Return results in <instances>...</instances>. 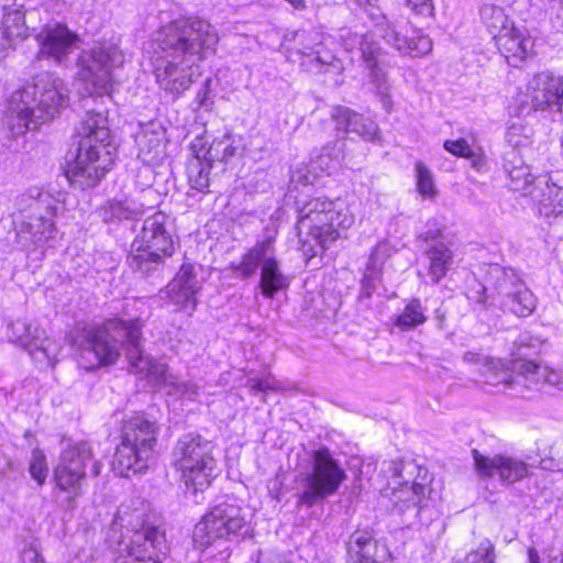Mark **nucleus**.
Wrapping results in <instances>:
<instances>
[{"label": "nucleus", "instance_id": "nucleus-1", "mask_svg": "<svg viewBox=\"0 0 563 563\" xmlns=\"http://www.w3.org/2000/svg\"><path fill=\"white\" fill-rule=\"evenodd\" d=\"M158 57L154 73L159 87L180 95L197 76L198 63L213 51L218 35L213 26L198 18H181L159 29L155 38Z\"/></svg>", "mask_w": 563, "mask_h": 563}, {"label": "nucleus", "instance_id": "nucleus-2", "mask_svg": "<svg viewBox=\"0 0 563 563\" xmlns=\"http://www.w3.org/2000/svg\"><path fill=\"white\" fill-rule=\"evenodd\" d=\"M142 327L140 319L125 321L123 319H108L101 325H76L70 342L80 351L81 361L87 369L101 365H111L120 356V347L124 346L130 366L136 373L152 372V360L144 355L142 341Z\"/></svg>", "mask_w": 563, "mask_h": 563}, {"label": "nucleus", "instance_id": "nucleus-3", "mask_svg": "<svg viewBox=\"0 0 563 563\" xmlns=\"http://www.w3.org/2000/svg\"><path fill=\"white\" fill-rule=\"evenodd\" d=\"M104 109H87L77 128L78 148L75 162L66 170L74 187H95L114 163L115 147Z\"/></svg>", "mask_w": 563, "mask_h": 563}, {"label": "nucleus", "instance_id": "nucleus-4", "mask_svg": "<svg viewBox=\"0 0 563 563\" xmlns=\"http://www.w3.org/2000/svg\"><path fill=\"white\" fill-rule=\"evenodd\" d=\"M67 101V89L62 79L47 71L37 74L32 84L11 95L7 111L8 128L15 135L36 129L54 119Z\"/></svg>", "mask_w": 563, "mask_h": 563}, {"label": "nucleus", "instance_id": "nucleus-5", "mask_svg": "<svg viewBox=\"0 0 563 563\" xmlns=\"http://www.w3.org/2000/svg\"><path fill=\"white\" fill-rule=\"evenodd\" d=\"M353 223L354 217L344 201L317 197L298 207L296 230L303 252L314 256L317 246L321 251L329 249L341 238V230Z\"/></svg>", "mask_w": 563, "mask_h": 563}, {"label": "nucleus", "instance_id": "nucleus-6", "mask_svg": "<svg viewBox=\"0 0 563 563\" xmlns=\"http://www.w3.org/2000/svg\"><path fill=\"white\" fill-rule=\"evenodd\" d=\"M59 201V198L37 186L27 188L15 198L13 217L18 223V243L22 247H40L56 238L54 217Z\"/></svg>", "mask_w": 563, "mask_h": 563}, {"label": "nucleus", "instance_id": "nucleus-7", "mask_svg": "<svg viewBox=\"0 0 563 563\" xmlns=\"http://www.w3.org/2000/svg\"><path fill=\"white\" fill-rule=\"evenodd\" d=\"M176 240L167 214L156 212L147 217L134 238L126 263L142 278L158 274L166 258L175 252Z\"/></svg>", "mask_w": 563, "mask_h": 563}, {"label": "nucleus", "instance_id": "nucleus-8", "mask_svg": "<svg viewBox=\"0 0 563 563\" xmlns=\"http://www.w3.org/2000/svg\"><path fill=\"white\" fill-rule=\"evenodd\" d=\"M214 443L201 434L187 433L180 437L172 451V464L180 473L186 494L199 503L202 494L218 475Z\"/></svg>", "mask_w": 563, "mask_h": 563}, {"label": "nucleus", "instance_id": "nucleus-9", "mask_svg": "<svg viewBox=\"0 0 563 563\" xmlns=\"http://www.w3.org/2000/svg\"><path fill=\"white\" fill-rule=\"evenodd\" d=\"M518 349L519 357L514 360L511 371L504 367L500 360L486 358L481 374L485 378V383L492 386L504 385L507 388L517 389V387L538 386L543 383H553L552 377L555 376L548 366L533 361H528L522 356V349L538 350L541 346V340L532 336L529 332L521 333L515 341Z\"/></svg>", "mask_w": 563, "mask_h": 563}, {"label": "nucleus", "instance_id": "nucleus-10", "mask_svg": "<svg viewBox=\"0 0 563 563\" xmlns=\"http://www.w3.org/2000/svg\"><path fill=\"white\" fill-rule=\"evenodd\" d=\"M159 427L145 415H135L124 421L121 442L113 456V470L120 476L141 473L147 468V461L157 443Z\"/></svg>", "mask_w": 563, "mask_h": 563}, {"label": "nucleus", "instance_id": "nucleus-11", "mask_svg": "<svg viewBox=\"0 0 563 563\" xmlns=\"http://www.w3.org/2000/svg\"><path fill=\"white\" fill-rule=\"evenodd\" d=\"M91 464V474L99 476L101 462L95 457L92 445L87 441L67 444L59 453L53 467L52 482L54 493L63 494L68 507L74 508L84 495V484L87 478V467Z\"/></svg>", "mask_w": 563, "mask_h": 563}, {"label": "nucleus", "instance_id": "nucleus-12", "mask_svg": "<svg viewBox=\"0 0 563 563\" xmlns=\"http://www.w3.org/2000/svg\"><path fill=\"white\" fill-rule=\"evenodd\" d=\"M346 473L327 448L312 451L310 470L296 475L297 507L311 508L334 495L345 481Z\"/></svg>", "mask_w": 563, "mask_h": 563}, {"label": "nucleus", "instance_id": "nucleus-13", "mask_svg": "<svg viewBox=\"0 0 563 563\" xmlns=\"http://www.w3.org/2000/svg\"><path fill=\"white\" fill-rule=\"evenodd\" d=\"M479 287L485 296L478 298V302L484 303L492 297L503 311L519 318L529 317L537 307L536 296L511 268L490 265L487 271V285Z\"/></svg>", "mask_w": 563, "mask_h": 563}, {"label": "nucleus", "instance_id": "nucleus-14", "mask_svg": "<svg viewBox=\"0 0 563 563\" xmlns=\"http://www.w3.org/2000/svg\"><path fill=\"white\" fill-rule=\"evenodd\" d=\"M250 522L244 510L234 504L222 503L207 512L195 526V547L205 550L217 543L239 541L249 534Z\"/></svg>", "mask_w": 563, "mask_h": 563}, {"label": "nucleus", "instance_id": "nucleus-15", "mask_svg": "<svg viewBox=\"0 0 563 563\" xmlns=\"http://www.w3.org/2000/svg\"><path fill=\"white\" fill-rule=\"evenodd\" d=\"M123 54L110 43H97L84 49L78 58L79 77L85 81V89L92 97L103 99L112 89V70L122 66Z\"/></svg>", "mask_w": 563, "mask_h": 563}, {"label": "nucleus", "instance_id": "nucleus-16", "mask_svg": "<svg viewBox=\"0 0 563 563\" xmlns=\"http://www.w3.org/2000/svg\"><path fill=\"white\" fill-rule=\"evenodd\" d=\"M378 35L390 47L404 55L415 57L427 55L432 49V41L407 19L390 20L382 15L376 21Z\"/></svg>", "mask_w": 563, "mask_h": 563}, {"label": "nucleus", "instance_id": "nucleus-17", "mask_svg": "<svg viewBox=\"0 0 563 563\" xmlns=\"http://www.w3.org/2000/svg\"><path fill=\"white\" fill-rule=\"evenodd\" d=\"M165 533L158 527L142 523L120 549L115 563H162L166 551Z\"/></svg>", "mask_w": 563, "mask_h": 563}, {"label": "nucleus", "instance_id": "nucleus-18", "mask_svg": "<svg viewBox=\"0 0 563 563\" xmlns=\"http://www.w3.org/2000/svg\"><path fill=\"white\" fill-rule=\"evenodd\" d=\"M404 467L402 461H390L383 464L382 471L390 475L391 481L388 482V488L391 489L390 498L395 510L409 519H416L426 507L423 498L427 488L422 484L413 482L409 485L407 481H404Z\"/></svg>", "mask_w": 563, "mask_h": 563}, {"label": "nucleus", "instance_id": "nucleus-19", "mask_svg": "<svg viewBox=\"0 0 563 563\" xmlns=\"http://www.w3.org/2000/svg\"><path fill=\"white\" fill-rule=\"evenodd\" d=\"M10 331L11 339L24 347L41 368L52 367L56 364L60 345L48 338L44 330L19 319L11 323Z\"/></svg>", "mask_w": 563, "mask_h": 563}, {"label": "nucleus", "instance_id": "nucleus-20", "mask_svg": "<svg viewBox=\"0 0 563 563\" xmlns=\"http://www.w3.org/2000/svg\"><path fill=\"white\" fill-rule=\"evenodd\" d=\"M472 456L474 471L479 479L497 476L503 484H515L526 478L529 474L528 464L516 456L507 454L487 456L477 449L472 450Z\"/></svg>", "mask_w": 563, "mask_h": 563}, {"label": "nucleus", "instance_id": "nucleus-21", "mask_svg": "<svg viewBox=\"0 0 563 563\" xmlns=\"http://www.w3.org/2000/svg\"><path fill=\"white\" fill-rule=\"evenodd\" d=\"M522 104L532 111L560 108L563 104V76L550 71L536 74L528 82Z\"/></svg>", "mask_w": 563, "mask_h": 563}, {"label": "nucleus", "instance_id": "nucleus-22", "mask_svg": "<svg viewBox=\"0 0 563 563\" xmlns=\"http://www.w3.org/2000/svg\"><path fill=\"white\" fill-rule=\"evenodd\" d=\"M37 41L41 45L38 57H48L62 63L78 47L79 37L67 26L56 24L43 29L37 35Z\"/></svg>", "mask_w": 563, "mask_h": 563}, {"label": "nucleus", "instance_id": "nucleus-23", "mask_svg": "<svg viewBox=\"0 0 563 563\" xmlns=\"http://www.w3.org/2000/svg\"><path fill=\"white\" fill-rule=\"evenodd\" d=\"M495 44L510 66L519 67L532 55L534 41L526 30L511 24L496 34Z\"/></svg>", "mask_w": 563, "mask_h": 563}, {"label": "nucleus", "instance_id": "nucleus-24", "mask_svg": "<svg viewBox=\"0 0 563 563\" xmlns=\"http://www.w3.org/2000/svg\"><path fill=\"white\" fill-rule=\"evenodd\" d=\"M533 208L540 217L550 219L563 216V184L552 176H541L531 191Z\"/></svg>", "mask_w": 563, "mask_h": 563}, {"label": "nucleus", "instance_id": "nucleus-25", "mask_svg": "<svg viewBox=\"0 0 563 563\" xmlns=\"http://www.w3.org/2000/svg\"><path fill=\"white\" fill-rule=\"evenodd\" d=\"M200 286L192 264H183L177 275L168 285V298L179 309L191 314L196 310V294Z\"/></svg>", "mask_w": 563, "mask_h": 563}, {"label": "nucleus", "instance_id": "nucleus-26", "mask_svg": "<svg viewBox=\"0 0 563 563\" xmlns=\"http://www.w3.org/2000/svg\"><path fill=\"white\" fill-rule=\"evenodd\" d=\"M331 118L335 122L338 131L355 133L365 141H374L378 136V125L372 118L347 107H334L331 111Z\"/></svg>", "mask_w": 563, "mask_h": 563}, {"label": "nucleus", "instance_id": "nucleus-27", "mask_svg": "<svg viewBox=\"0 0 563 563\" xmlns=\"http://www.w3.org/2000/svg\"><path fill=\"white\" fill-rule=\"evenodd\" d=\"M139 158L148 165H157L165 156V131L158 128L146 126L135 136Z\"/></svg>", "mask_w": 563, "mask_h": 563}, {"label": "nucleus", "instance_id": "nucleus-28", "mask_svg": "<svg viewBox=\"0 0 563 563\" xmlns=\"http://www.w3.org/2000/svg\"><path fill=\"white\" fill-rule=\"evenodd\" d=\"M3 10L0 38L4 40V43H0L1 52L10 47L14 41L26 38L29 31L25 25V14L21 8L4 7Z\"/></svg>", "mask_w": 563, "mask_h": 563}, {"label": "nucleus", "instance_id": "nucleus-29", "mask_svg": "<svg viewBox=\"0 0 563 563\" xmlns=\"http://www.w3.org/2000/svg\"><path fill=\"white\" fill-rule=\"evenodd\" d=\"M428 275L433 284H439L453 265V252L444 242H433L426 247Z\"/></svg>", "mask_w": 563, "mask_h": 563}, {"label": "nucleus", "instance_id": "nucleus-30", "mask_svg": "<svg viewBox=\"0 0 563 563\" xmlns=\"http://www.w3.org/2000/svg\"><path fill=\"white\" fill-rule=\"evenodd\" d=\"M272 238H267L264 241L256 243L242 256L240 264L234 266L236 275L243 279L253 277L256 274L260 264L263 265L264 260L272 253Z\"/></svg>", "mask_w": 563, "mask_h": 563}, {"label": "nucleus", "instance_id": "nucleus-31", "mask_svg": "<svg viewBox=\"0 0 563 563\" xmlns=\"http://www.w3.org/2000/svg\"><path fill=\"white\" fill-rule=\"evenodd\" d=\"M260 287L263 296L273 298L279 290L288 287V282L278 266V262L274 256L264 260L261 269Z\"/></svg>", "mask_w": 563, "mask_h": 563}, {"label": "nucleus", "instance_id": "nucleus-32", "mask_svg": "<svg viewBox=\"0 0 563 563\" xmlns=\"http://www.w3.org/2000/svg\"><path fill=\"white\" fill-rule=\"evenodd\" d=\"M504 167L509 178V188L512 191L531 197V191H533V187L541 176L534 177L530 172V167L521 161L518 164H516L515 159L507 161Z\"/></svg>", "mask_w": 563, "mask_h": 563}, {"label": "nucleus", "instance_id": "nucleus-33", "mask_svg": "<svg viewBox=\"0 0 563 563\" xmlns=\"http://www.w3.org/2000/svg\"><path fill=\"white\" fill-rule=\"evenodd\" d=\"M197 144H194L195 157L189 162L187 167L188 181L192 189L205 191L210 186L209 172L212 163L203 158L202 148L196 150Z\"/></svg>", "mask_w": 563, "mask_h": 563}, {"label": "nucleus", "instance_id": "nucleus-34", "mask_svg": "<svg viewBox=\"0 0 563 563\" xmlns=\"http://www.w3.org/2000/svg\"><path fill=\"white\" fill-rule=\"evenodd\" d=\"M142 211V207L132 200H111L99 209V217L106 223L134 219Z\"/></svg>", "mask_w": 563, "mask_h": 563}, {"label": "nucleus", "instance_id": "nucleus-35", "mask_svg": "<svg viewBox=\"0 0 563 563\" xmlns=\"http://www.w3.org/2000/svg\"><path fill=\"white\" fill-rule=\"evenodd\" d=\"M240 152V142L230 133L223 134L212 141L207 151L202 148L203 158L213 163L224 162L236 156Z\"/></svg>", "mask_w": 563, "mask_h": 563}, {"label": "nucleus", "instance_id": "nucleus-36", "mask_svg": "<svg viewBox=\"0 0 563 563\" xmlns=\"http://www.w3.org/2000/svg\"><path fill=\"white\" fill-rule=\"evenodd\" d=\"M427 321L424 308L419 299L415 298L404 308L402 312L397 317L395 322L402 331L412 330Z\"/></svg>", "mask_w": 563, "mask_h": 563}, {"label": "nucleus", "instance_id": "nucleus-37", "mask_svg": "<svg viewBox=\"0 0 563 563\" xmlns=\"http://www.w3.org/2000/svg\"><path fill=\"white\" fill-rule=\"evenodd\" d=\"M444 148L457 157L468 158L472 167L481 170L485 166V158L482 153L476 152L466 140H448L444 142Z\"/></svg>", "mask_w": 563, "mask_h": 563}, {"label": "nucleus", "instance_id": "nucleus-38", "mask_svg": "<svg viewBox=\"0 0 563 563\" xmlns=\"http://www.w3.org/2000/svg\"><path fill=\"white\" fill-rule=\"evenodd\" d=\"M367 70L369 74L371 82L375 88L376 95L380 99L383 108L387 112H390L393 108V102L390 98V85L387 79L384 66L380 64L373 68H368Z\"/></svg>", "mask_w": 563, "mask_h": 563}, {"label": "nucleus", "instance_id": "nucleus-39", "mask_svg": "<svg viewBox=\"0 0 563 563\" xmlns=\"http://www.w3.org/2000/svg\"><path fill=\"white\" fill-rule=\"evenodd\" d=\"M481 16L494 40L496 34L514 24L508 20L501 8L492 4H485L481 8Z\"/></svg>", "mask_w": 563, "mask_h": 563}, {"label": "nucleus", "instance_id": "nucleus-40", "mask_svg": "<svg viewBox=\"0 0 563 563\" xmlns=\"http://www.w3.org/2000/svg\"><path fill=\"white\" fill-rule=\"evenodd\" d=\"M358 45V49L361 52V56L366 69L382 64L380 59L384 55V49L371 34L363 35Z\"/></svg>", "mask_w": 563, "mask_h": 563}, {"label": "nucleus", "instance_id": "nucleus-41", "mask_svg": "<svg viewBox=\"0 0 563 563\" xmlns=\"http://www.w3.org/2000/svg\"><path fill=\"white\" fill-rule=\"evenodd\" d=\"M416 177L419 194L427 198H433L437 195L433 177L429 168L421 162L416 163Z\"/></svg>", "mask_w": 563, "mask_h": 563}, {"label": "nucleus", "instance_id": "nucleus-42", "mask_svg": "<svg viewBox=\"0 0 563 563\" xmlns=\"http://www.w3.org/2000/svg\"><path fill=\"white\" fill-rule=\"evenodd\" d=\"M29 472L32 478L40 485H44L48 474L46 456L43 451L36 449L32 452Z\"/></svg>", "mask_w": 563, "mask_h": 563}, {"label": "nucleus", "instance_id": "nucleus-43", "mask_svg": "<svg viewBox=\"0 0 563 563\" xmlns=\"http://www.w3.org/2000/svg\"><path fill=\"white\" fill-rule=\"evenodd\" d=\"M389 244L385 241L378 242L369 255L366 268L377 271L379 273L383 263L387 257H389Z\"/></svg>", "mask_w": 563, "mask_h": 563}, {"label": "nucleus", "instance_id": "nucleus-44", "mask_svg": "<svg viewBox=\"0 0 563 563\" xmlns=\"http://www.w3.org/2000/svg\"><path fill=\"white\" fill-rule=\"evenodd\" d=\"M168 387V394L170 395H178L180 397H187L189 399H192L198 394V386L197 384L192 382H184V380H175V382H167L165 380Z\"/></svg>", "mask_w": 563, "mask_h": 563}, {"label": "nucleus", "instance_id": "nucleus-45", "mask_svg": "<svg viewBox=\"0 0 563 563\" xmlns=\"http://www.w3.org/2000/svg\"><path fill=\"white\" fill-rule=\"evenodd\" d=\"M443 225L437 219H430L427 222V229L419 238L426 243L432 244L433 242H441L439 239L442 236Z\"/></svg>", "mask_w": 563, "mask_h": 563}, {"label": "nucleus", "instance_id": "nucleus-46", "mask_svg": "<svg viewBox=\"0 0 563 563\" xmlns=\"http://www.w3.org/2000/svg\"><path fill=\"white\" fill-rule=\"evenodd\" d=\"M379 273L377 271L368 269L365 267L364 276L361 282L360 297L371 298L376 288Z\"/></svg>", "mask_w": 563, "mask_h": 563}, {"label": "nucleus", "instance_id": "nucleus-47", "mask_svg": "<svg viewBox=\"0 0 563 563\" xmlns=\"http://www.w3.org/2000/svg\"><path fill=\"white\" fill-rule=\"evenodd\" d=\"M406 5L417 15L432 16L434 5L432 0H405Z\"/></svg>", "mask_w": 563, "mask_h": 563}, {"label": "nucleus", "instance_id": "nucleus-48", "mask_svg": "<svg viewBox=\"0 0 563 563\" xmlns=\"http://www.w3.org/2000/svg\"><path fill=\"white\" fill-rule=\"evenodd\" d=\"M246 386L252 395H256L257 393L275 389L276 380L272 377H266L264 379L249 378Z\"/></svg>", "mask_w": 563, "mask_h": 563}, {"label": "nucleus", "instance_id": "nucleus-49", "mask_svg": "<svg viewBox=\"0 0 563 563\" xmlns=\"http://www.w3.org/2000/svg\"><path fill=\"white\" fill-rule=\"evenodd\" d=\"M523 126L512 124L506 132V140L512 147H519L527 143V137L522 136Z\"/></svg>", "mask_w": 563, "mask_h": 563}, {"label": "nucleus", "instance_id": "nucleus-50", "mask_svg": "<svg viewBox=\"0 0 563 563\" xmlns=\"http://www.w3.org/2000/svg\"><path fill=\"white\" fill-rule=\"evenodd\" d=\"M311 63H316V66H320V70L324 68V71H328L330 68L334 70H339L341 68L339 59H336L330 53H325L324 56H321L319 53L311 59Z\"/></svg>", "mask_w": 563, "mask_h": 563}, {"label": "nucleus", "instance_id": "nucleus-51", "mask_svg": "<svg viewBox=\"0 0 563 563\" xmlns=\"http://www.w3.org/2000/svg\"><path fill=\"white\" fill-rule=\"evenodd\" d=\"M291 183L306 186L312 183V176L306 166L297 167L291 173Z\"/></svg>", "mask_w": 563, "mask_h": 563}, {"label": "nucleus", "instance_id": "nucleus-52", "mask_svg": "<svg viewBox=\"0 0 563 563\" xmlns=\"http://www.w3.org/2000/svg\"><path fill=\"white\" fill-rule=\"evenodd\" d=\"M211 84H212V79L207 78L203 81L202 87L197 92L196 101L198 103V107H207L209 104Z\"/></svg>", "mask_w": 563, "mask_h": 563}, {"label": "nucleus", "instance_id": "nucleus-53", "mask_svg": "<svg viewBox=\"0 0 563 563\" xmlns=\"http://www.w3.org/2000/svg\"><path fill=\"white\" fill-rule=\"evenodd\" d=\"M21 563H45L40 552L32 545L23 549L21 553Z\"/></svg>", "mask_w": 563, "mask_h": 563}, {"label": "nucleus", "instance_id": "nucleus-54", "mask_svg": "<svg viewBox=\"0 0 563 563\" xmlns=\"http://www.w3.org/2000/svg\"><path fill=\"white\" fill-rule=\"evenodd\" d=\"M355 1L360 7L364 8L373 16H374V13L372 12V10L378 9L379 0H355Z\"/></svg>", "mask_w": 563, "mask_h": 563}, {"label": "nucleus", "instance_id": "nucleus-55", "mask_svg": "<svg viewBox=\"0 0 563 563\" xmlns=\"http://www.w3.org/2000/svg\"><path fill=\"white\" fill-rule=\"evenodd\" d=\"M486 358L487 357L481 356L479 354L474 353V352H466L463 356V360L467 363H474V364L482 363V365L485 363Z\"/></svg>", "mask_w": 563, "mask_h": 563}, {"label": "nucleus", "instance_id": "nucleus-56", "mask_svg": "<svg viewBox=\"0 0 563 563\" xmlns=\"http://www.w3.org/2000/svg\"><path fill=\"white\" fill-rule=\"evenodd\" d=\"M529 563H540V556L534 548L528 550Z\"/></svg>", "mask_w": 563, "mask_h": 563}, {"label": "nucleus", "instance_id": "nucleus-57", "mask_svg": "<svg viewBox=\"0 0 563 563\" xmlns=\"http://www.w3.org/2000/svg\"><path fill=\"white\" fill-rule=\"evenodd\" d=\"M296 9H303L306 7L305 0H286Z\"/></svg>", "mask_w": 563, "mask_h": 563}, {"label": "nucleus", "instance_id": "nucleus-58", "mask_svg": "<svg viewBox=\"0 0 563 563\" xmlns=\"http://www.w3.org/2000/svg\"><path fill=\"white\" fill-rule=\"evenodd\" d=\"M256 563H267V559L264 558L262 553H258V556L256 559Z\"/></svg>", "mask_w": 563, "mask_h": 563}, {"label": "nucleus", "instance_id": "nucleus-59", "mask_svg": "<svg viewBox=\"0 0 563 563\" xmlns=\"http://www.w3.org/2000/svg\"><path fill=\"white\" fill-rule=\"evenodd\" d=\"M89 101H90V99H84V104H85V107H88V106H89Z\"/></svg>", "mask_w": 563, "mask_h": 563}, {"label": "nucleus", "instance_id": "nucleus-60", "mask_svg": "<svg viewBox=\"0 0 563 563\" xmlns=\"http://www.w3.org/2000/svg\"><path fill=\"white\" fill-rule=\"evenodd\" d=\"M561 563H563V558H562V562Z\"/></svg>", "mask_w": 563, "mask_h": 563}]
</instances>
